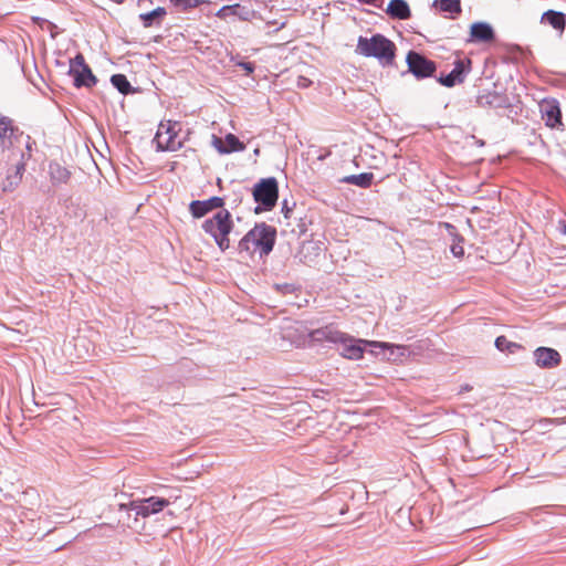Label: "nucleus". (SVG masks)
I'll use <instances>...</instances> for the list:
<instances>
[{"mask_svg":"<svg viewBox=\"0 0 566 566\" xmlns=\"http://www.w3.org/2000/svg\"><path fill=\"white\" fill-rule=\"evenodd\" d=\"M283 338L296 347H304L315 343H334L343 339V332L333 326L308 331L303 324L296 323L294 327L284 331Z\"/></svg>","mask_w":566,"mask_h":566,"instance_id":"nucleus-1","label":"nucleus"},{"mask_svg":"<svg viewBox=\"0 0 566 566\" xmlns=\"http://www.w3.org/2000/svg\"><path fill=\"white\" fill-rule=\"evenodd\" d=\"M275 229L265 223L256 224L239 242L240 252L254 253L259 251L260 256L268 255L275 242Z\"/></svg>","mask_w":566,"mask_h":566,"instance_id":"nucleus-2","label":"nucleus"},{"mask_svg":"<svg viewBox=\"0 0 566 566\" xmlns=\"http://www.w3.org/2000/svg\"><path fill=\"white\" fill-rule=\"evenodd\" d=\"M395 44L381 34L371 38L359 36L357 52L364 56H373L384 65L391 64L395 57Z\"/></svg>","mask_w":566,"mask_h":566,"instance_id":"nucleus-3","label":"nucleus"},{"mask_svg":"<svg viewBox=\"0 0 566 566\" xmlns=\"http://www.w3.org/2000/svg\"><path fill=\"white\" fill-rule=\"evenodd\" d=\"M202 229L216 241L221 251L230 247L229 234L232 230L231 214L228 210H219L202 223Z\"/></svg>","mask_w":566,"mask_h":566,"instance_id":"nucleus-4","label":"nucleus"},{"mask_svg":"<svg viewBox=\"0 0 566 566\" xmlns=\"http://www.w3.org/2000/svg\"><path fill=\"white\" fill-rule=\"evenodd\" d=\"M342 346V356L347 359H360L363 358L365 347H371V348H396L403 354V347L402 345H395L384 342H376V340H365V339H355L354 337L343 333V339L338 340V343Z\"/></svg>","mask_w":566,"mask_h":566,"instance_id":"nucleus-5","label":"nucleus"},{"mask_svg":"<svg viewBox=\"0 0 566 566\" xmlns=\"http://www.w3.org/2000/svg\"><path fill=\"white\" fill-rule=\"evenodd\" d=\"M252 195L255 202L261 205V207L255 208L256 213L271 210L277 201L279 188L276 179L273 177L261 179L254 186Z\"/></svg>","mask_w":566,"mask_h":566,"instance_id":"nucleus-6","label":"nucleus"},{"mask_svg":"<svg viewBox=\"0 0 566 566\" xmlns=\"http://www.w3.org/2000/svg\"><path fill=\"white\" fill-rule=\"evenodd\" d=\"M180 130V124L177 122H161L158 125L157 133L154 142L157 145L158 150L176 151L178 150L182 142L178 136Z\"/></svg>","mask_w":566,"mask_h":566,"instance_id":"nucleus-7","label":"nucleus"},{"mask_svg":"<svg viewBox=\"0 0 566 566\" xmlns=\"http://www.w3.org/2000/svg\"><path fill=\"white\" fill-rule=\"evenodd\" d=\"M169 505V501L163 497L150 496L147 499L132 501L129 504H120L119 510L134 511L136 516L148 517L164 510Z\"/></svg>","mask_w":566,"mask_h":566,"instance_id":"nucleus-8","label":"nucleus"},{"mask_svg":"<svg viewBox=\"0 0 566 566\" xmlns=\"http://www.w3.org/2000/svg\"><path fill=\"white\" fill-rule=\"evenodd\" d=\"M70 74L74 78V84L77 87L86 86L92 87L96 83V77L92 73L82 54H77L70 61Z\"/></svg>","mask_w":566,"mask_h":566,"instance_id":"nucleus-9","label":"nucleus"},{"mask_svg":"<svg viewBox=\"0 0 566 566\" xmlns=\"http://www.w3.org/2000/svg\"><path fill=\"white\" fill-rule=\"evenodd\" d=\"M409 71L418 78L428 77L436 71V64L423 55L410 51L407 55Z\"/></svg>","mask_w":566,"mask_h":566,"instance_id":"nucleus-10","label":"nucleus"},{"mask_svg":"<svg viewBox=\"0 0 566 566\" xmlns=\"http://www.w3.org/2000/svg\"><path fill=\"white\" fill-rule=\"evenodd\" d=\"M471 64L470 60H458L454 63L453 70L446 76H441L439 82L447 86L452 87L458 83H462L464 81L465 74L469 72V66Z\"/></svg>","mask_w":566,"mask_h":566,"instance_id":"nucleus-11","label":"nucleus"},{"mask_svg":"<svg viewBox=\"0 0 566 566\" xmlns=\"http://www.w3.org/2000/svg\"><path fill=\"white\" fill-rule=\"evenodd\" d=\"M212 146L220 154L244 150L245 146L233 134H228L224 139L212 135Z\"/></svg>","mask_w":566,"mask_h":566,"instance_id":"nucleus-12","label":"nucleus"},{"mask_svg":"<svg viewBox=\"0 0 566 566\" xmlns=\"http://www.w3.org/2000/svg\"><path fill=\"white\" fill-rule=\"evenodd\" d=\"M534 359L537 366L543 368H553L559 365L560 355L557 350L549 347H538L534 352Z\"/></svg>","mask_w":566,"mask_h":566,"instance_id":"nucleus-13","label":"nucleus"},{"mask_svg":"<svg viewBox=\"0 0 566 566\" xmlns=\"http://www.w3.org/2000/svg\"><path fill=\"white\" fill-rule=\"evenodd\" d=\"M541 112L547 126L558 128L563 125L560 109L556 102H545L541 104Z\"/></svg>","mask_w":566,"mask_h":566,"instance_id":"nucleus-14","label":"nucleus"},{"mask_svg":"<svg viewBox=\"0 0 566 566\" xmlns=\"http://www.w3.org/2000/svg\"><path fill=\"white\" fill-rule=\"evenodd\" d=\"M470 41L488 43L494 40L493 28L486 22H475L470 28Z\"/></svg>","mask_w":566,"mask_h":566,"instance_id":"nucleus-15","label":"nucleus"},{"mask_svg":"<svg viewBox=\"0 0 566 566\" xmlns=\"http://www.w3.org/2000/svg\"><path fill=\"white\" fill-rule=\"evenodd\" d=\"M222 206H223L222 198L211 197L210 199L203 200V201H199V200L192 201L190 203V211L195 218H201L207 212H209L213 209H217V208H221Z\"/></svg>","mask_w":566,"mask_h":566,"instance_id":"nucleus-16","label":"nucleus"},{"mask_svg":"<svg viewBox=\"0 0 566 566\" xmlns=\"http://www.w3.org/2000/svg\"><path fill=\"white\" fill-rule=\"evenodd\" d=\"M12 122L7 117L0 118V140L3 148H10L19 138Z\"/></svg>","mask_w":566,"mask_h":566,"instance_id":"nucleus-17","label":"nucleus"},{"mask_svg":"<svg viewBox=\"0 0 566 566\" xmlns=\"http://www.w3.org/2000/svg\"><path fill=\"white\" fill-rule=\"evenodd\" d=\"M386 12L391 17L400 20L410 17V9L405 0H391L387 7Z\"/></svg>","mask_w":566,"mask_h":566,"instance_id":"nucleus-18","label":"nucleus"},{"mask_svg":"<svg viewBox=\"0 0 566 566\" xmlns=\"http://www.w3.org/2000/svg\"><path fill=\"white\" fill-rule=\"evenodd\" d=\"M374 175L370 172H363L358 175H349L343 178L346 184L355 185L361 188H367L371 185Z\"/></svg>","mask_w":566,"mask_h":566,"instance_id":"nucleus-19","label":"nucleus"},{"mask_svg":"<svg viewBox=\"0 0 566 566\" xmlns=\"http://www.w3.org/2000/svg\"><path fill=\"white\" fill-rule=\"evenodd\" d=\"M542 21L547 22L556 30H563L565 27V15L562 12L549 10L542 17Z\"/></svg>","mask_w":566,"mask_h":566,"instance_id":"nucleus-20","label":"nucleus"},{"mask_svg":"<svg viewBox=\"0 0 566 566\" xmlns=\"http://www.w3.org/2000/svg\"><path fill=\"white\" fill-rule=\"evenodd\" d=\"M433 6L441 11L455 14L461 12L460 0H434Z\"/></svg>","mask_w":566,"mask_h":566,"instance_id":"nucleus-21","label":"nucleus"},{"mask_svg":"<svg viewBox=\"0 0 566 566\" xmlns=\"http://www.w3.org/2000/svg\"><path fill=\"white\" fill-rule=\"evenodd\" d=\"M111 82L122 94L132 92V85L123 74H114L111 77Z\"/></svg>","mask_w":566,"mask_h":566,"instance_id":"nucleus-22","label":"nucleus"},{"mask_svg":"<svg viewBox=\"0 0 566 566\" xmlns=\"http://www.w3.org/2000/svg\"><path fill=\"white\" fill-rule=\"evenodd\" d=\"M166 14V10L161 7L154 9L150 12L142 13L139 15L144 27H150L156 19L163 18Z\"/></svg>","mask_w":566,"mask_h":566,"instance_id":"nucleus-23","label":"nucleus"},{"mask_svg":"<svg viewBox=\"0 0 566 566\" xmlns=\"http://www.w3.org/2000/svg\"><path fill=\"white\" fill-rule=\"evenodd\" d=\"M23 170H24L23 164H18L15 166L14 174L9 175L7 178L8 184L4 185V190H12L19 185V182L21 181V178H22Z\"/></svg>","mask_w":566,"mask_h":566,"instance_id":"nucleus-24","label":"nucleus"},{"mask_svg":"<svg viewBox=\"0 0 566 566\" xmlns=\"http://www.w3.org/2000/svg\"><path fill=\"white\" fill-rule=\"evenodd\" d=\"M50 174L53 180L65 182L69 179V171L57 164L50 165Z\"/></svg>","mask_w":566,"mask_h":566,"instance_id":"nucleus-25","label":"nucleus"},{"mask_svg":"<svg viewBox=\"0 0 566 566\" xmlns=\"http://www.w3.org/2000/svg\"><path fill=\"white\" fill-rule=\"evenodd\" d=\"M495 346L501 352H509V353H514L516 349L520 348V345L516 344V343H513V342H510L506 337L504 336H499L496 339H495Z\"/></svg>","mask_w":566,"mask_h":566,"instance_id":"nucleus-26","label":"nucleus"},{"mask_svg":"<svg viewBox=\"0 0 566 566\" xmlns=\"http://www.w3.org/2000/svg\"><path fill=\"white\" fill-rule=\"evenodd\" d=\"M171 2L181 10L192 9L200 4V0H171Z\"/></svg>","mask_w":566,"mask_h":566,"instance_id":"nucleus-27","label":"nucleus"},{"mask_svg":"<svg viewBox=\"0 0 566 566\" xmlns=\"http://www.w3.org/2000/svg\"><path fill=\"white\" fill-rule=\"evenodd\" d=\"M496 98H497L496 94H492V93L486 94V95H481L478 97V104L480 106H493Z\"/></svg>","mask_w":566,"mask_h":566,"instance_id":"nucleus-28","label":"nucleus"},{"mask_svg":"<svg viewBox=\"0 0 566 566\" xmlns=\"http://www.w3.org/2000/svg\"><path fill=\"white\" fill-rule=\"evenodd\" d=\"M451 252L455 258H461L464 254L463 245L461 244V241L453 242L451 245Z\"/></svg>","mask_w":566,"mask_h":566,"instance_id":"nucleus-29","label":"nucleus"},{"mask_svg":"<svg viewBox=\"0 0 566 566\" xmlns=\"http://www.w3.org/2000/svg\"><path fill=\"white\" fill-rule=\"evenodd\" d=\"M402 347H403V354H401V352L396 348L392 349L390 347H385L384 349H387L390 352L389 356H388L389 359L392 358L394 360H396L397 358H401V357L406 356L407 348H406V346H402Z\"/></svg>","mask_w":566,"mask_h":566,"instance_id":"nucleus-30","label":"nucleus"},{"mask_svg":"<svg viewBox=\"0 0 566 566\" xmlns=\"http://www.w3.org/2000/svg\"><path fill=\"white\" fill-rule=\"evenodd\" d=\"M312 84V81L305 76H298L296 81V85L298 88H306Z\"/></svg>","mask_w":566,"mask_h":566,"instance_id":"nucleus-31","label":"nucleus"},{"mask_svg":"<svg viewBox=\"0 0 566 566\" xmlns=\"http://www.w3.org/2000/svg\"><path fill=\"white\" fill-rule=\"evenodd\" d=\"M237 65L244 70L247 74H251L255 69L254 64L251 62H239Z\"/></svg>","mask_w":566,"mask_h":566,"instance_id":"nucleus-32","label":"nucleus"},{"mask_svg":"<svg viewBox=\"0 0 566 566\" xmlns=\"http://www.w3.org/2000/svg\"><path fill=\"white\" fill-rule=\"evenodd\" d=\"M238 7H239V4H235V6H233V7H231V6H224V7H222V8L219 10L218 15H219V17H223V15L227 13V11L233 10L234 8H238Z\"/></svg>","mask_w":566,"mask_h":566,"instance_id":"nucleus-33","label":"nucleus"},{"mask_svg":"<svg viewBox=\"0 0 566 566\" xmlns=\"http://www.w3.org/2000/svg\"><path fill=\"white\" fill-rule=\"evenodd\" d=\"M292 209L289 207L287 201L284 200L282 203V212L284 213L285 218L290 217Z\"/></svg>","mask_w":566,"mask_h":566,"instance_id":"nucleus-34","label":"nucleus"},{"mask_svg":"<svg viewBox=\"0 0 566 566\" xmlns=\"http://www.w3.org/2000/svg\"><path fill=\"white\" fill-rule=\"evenodd\" d=\"M358 2L363 3V4H369V6H375V7H380V4H378V1L379 0H357Z\"/></svg>","mask_w":566,"mask_h":566,"instance_id":"nucleus-35","label":"nucleus"},{"mask_svg":"<svg viewBox=\"0 0 566 566\" xmlns=\"http://www.w3.org/2000/svg\"><path fill=\"white\" fill-rule=\"evenodd\" d=\"M446 229L449 231L450 234H454V227L450 223H444Z\"/></svg>","mask_w":566,"mask_h":566,"instance_id":"nucleus-36","label":"nucleus"},{"mask_svg":"<svg viewBox=\"0 0 566 566\" xmlns=\"http://www.w3.org/2000/svg\"><path fill=\"white\" fill-rule=\"evenodd\" d=\"M559 228L566 234V224L563 222H559Z\"/></svg>","mask_w":566,"mask_h":566,"instance_id":"nucleus-37","label":"nucleus"}]
</instances>
